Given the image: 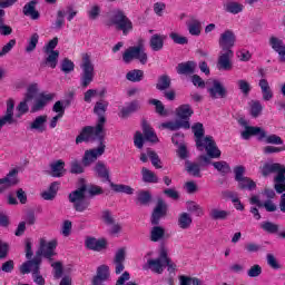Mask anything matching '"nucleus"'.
<instances>
[{
	"mask_svg": "<svg viewBox=\"0 0 285 285\" xmlns=\"http://www.w3.org/2000/svg\"><path fill=\"white\" fill-rule=\"evenodd\" d=\"M92 137H97L100 145L97 148H92L85 151L82 157V166L88 167L91 164H95L96 159H99L104 153H106V146L104 145V140L106 139V134L104 132V118L97 120L95 127L85 126L80 134L76 137V144H83L90 141Z\"/></svg>",
	"mask_w": 285,
	"mask_h": 285,
	"instance_id": "1",
	"label": "nucleus"
},
{
	"mask_svg": "<svg viewBox=\"0 0 285 285\" xmlns=\"http://www.w3.org/2000/svg\"><path fill=\"white\" fill-rule=\"evenodd\" d=\"M86 193L89 197H97L104 195V188L99 185H86L82 184L76 190L69 194V202L73 204V208L77 213H85L90 207V202L86 200Z\"/></svg>",
	"mask_w": 285,
	"mask_h": 285,
	"instance_id": "2",
	"label": "nucleus"
},
{
	"mask_svg": "<svg viewBox=\"0 0 285 285\" xmlns=\"http://www.w3.org/2000/svg\"><path fill=\"white\" fill-rule=\"evenodd\" d=\"M57 250V240H41L40 242V248L36 252L35 257L32 261H27L22 263L19 267L21 275H30V266L35 267V273L39 272V266H41V257H45L46 259H49V262H52V257L57 255L55 253Z\"/></svg>",
	"mask_w": 285,
	"mask_h": 285,
	"instance_id": "3",
	"label": "nucleus"
},
{
	"mask_svg": "<svg viewBox=\"0 0 285 285\" xmlns=\"http://www.w3.org/2000/svg\"><path fill=\"white\" fill-rule=\"evenodd\" d=\"M191 131L194 132L195 144L198 150H206L208 157L210 159H219L222 157V150L217 147V142H215V138L213 136H206V129H204V124L195 122L191 126Z\"/></svg>",
	"mask_w": 285,
	"mask_h": 285,
	"instance_id": "4",
	"label": "nucleus"
},
{
	"mask_svg": "<svg viewBox=\"0 0 285 285\" xmlns=\"http://www.w3.org/2000/svg\"><path fill=\"white\" fill-rule=\"evenodd\" d=\"M193 115H195V110H193L190 105H180L176 109V117L180 120L163 122L160 128H166L167 130L173 131L180 130V128H184V130H190V117H193Z\"/></svg>",
	"mask_w": 285,
	"mask_h": 285,
	"instance_id": "5",
	"label": "nucleus"
},
{
	"mask_svg": "<svg viewBox=\"0 0 285 285\" xmlns=\"http://www.w3.org/2000/svg\"><path fill=\"white\" fill-rule=\"evenodd\" d=\"M107 26H115L116 30L122 32L124 37H128L132 32V20L121 9H115L111 12Z\"/></svg>",
	"mask_w": 285,
	"mask_h": 285,
	"instance_id": "6",
	"label": "nucleus"
},
{
	"mask_svg": "<svg viewBox=\"0 0 285 285\" xmlns=\"http://www.w3.org/2000/svg\"><path fill=\"white\" fill-rule=\"evenodd\" d=\"M135 59H137L141 66L148 63V53H146V48H144V40H139L137 46L127 48L122 53L124 63H131Z\"/></svg>",
	"mask_w": 285,
	"mask_h": 285,
	"instance_id": "7",
	"label": "nucleus"
},
{
	"mask_svg": "<svg viewBox=\"0 0 285 285\" xmlns=\"http://www.w3.org/2000/svg\"><path fill=\"white\" fill-rule=\"evenodd\" d=\"M80 86L81 88H88L92 81H95V63L89 53L82 55V61L80 63Z\"/></svg>",
	"mask_w": 285,
	"mask_h": 285,
	"instance_id": "8",
	"label": "nucleus"
},
{
	"mask_svg": "<svg viewBox=\"0 0 285 285\" xmlns=\"http://www.w3.org/2000/svg\"><path fill=\"white\" fill-rule=\"evenodd\" d=\"M59 46V38L55 37L43 47V52L47 55L43 63L49 68H57V63H59V50H55Z\"/></svg>",
	"mask_w": 285,
	"mask_h": 285,
	"instance_id": "9",
	"label": "nucleus"
},
{
	"mask_svg": "<svg viewBox=\"0 0 285 285\" xmlns=\"http://www.w3.org/2000/svg\"><path fill=\"white\" fill-rule=\"evenodd\" d=\"M259 170L263 177H268V175H272V173H277L274 181H285V165L279 163H265L259 167Z\"/></svg>",
	"mask_w": 285,
	"mask_h": 285,
	"instance_id": "10",
	"label": "nucleus"
},
{
	"mask_svg": "<svg viewBox=\"0 0 285 285\" xmlns=\"http://www.w3.org/2000/svg\"><path fill=\"white\" fill-rule=\"evenodd\" d=\"M235 41H237V36H235L233 30L227 29L220 35L218 46L222 51L233 50L235 48Z\"/></svg>",
	"mask_w": 285,
	"mask_h": 285,
	"instance_id": "11",
	"label": "nucleus"
},
{
	"mask_svg": "<svg viewBox=\"0 0 285 285\" xmlns=\"http://www.w3.org/2000/svg\"><path fill=\"white\" fill-rule=\"evenodd\" d=\"M164 268H166V264H164V258L161 257V249L157 258H149L147 264L142 265V271H151L156 275H161Z\"/></svg>",
	"mask_w": 285,
	"mask_h": 285,
	"instance_id": "12",
	"label": "nucleus"
},
{
	"mask_svg": "<svg viewBox=\"0 0 285 285\" xmlns=\"http://www.w3.org/2000/svg\"><path fill=\"white\" fill-rule=\"evenodd\" d=\"M168 213V206L164 202V199H158L156 207L153 210L151 214V225L153 226H159V222H161L163 217H166V214Z\"/></svg>",
	"mask_w": 285,
	"mask_h": 285,
	"instance_id": "13",
	"label": "nucleus"
},
{
	"mask_svg": "<svg viewBox=\"0 0 285 285\" xmlns=\"http://www.w3.org/2000/svg\"><path fill=\"white\" fill-rule=\"evenodd\" d=\"M242 139L245 141H248L250 137H257L258 141H262L264 137H266V130L262 127H255V126H245V130L240 132Z\"/></svg>",
	"mask_w": 285,
	"mask_h": 285,
	"instance_id": "14",
	"label": "nucleus"
},
{
	"mask_svg": "<svg viewBox=\"0 0 285 285\" xmlns=\"http://www.w3.org/2000/svg\"><path fill=\"white\" fill-rule=\"evenodd\" d=\"M210 99H226L228 90L219 80H213V86L207 89Z\"/></svg>",
	"mask_w": 285,
	"mask_h": 285,
	"instance_id": "15",
	"label": "nucleus"
},
{
	"mask_svg": "<svg viewBox=\"0 0 285 285\" xmlns=\"http://www.w3.org/2000/svg\"><path fill=\"white\" fill-rule=\"evenodd\" d=\"M110 279V267L108 265H100L97 267L96 275L91 279V285H106Z\"/></svg>",
	"mask_w": 285,
	"mask_h": 285,
	"instance_id": "16",
	"label": "nucleus"
},
{
	"mask_svg": "<svg viewBox=\"0 0 285 285\" xmlns=\"http://www.w3.org/2000/svg\"><path fill=\"white\" fill-rule=\"evenodd\" d=\"M85 246L88 250L101 253V250H106V248H108V240H106V238L97 239L89 236L85 239Z\"/></svg>",
	"mask_w": 285,
	"mask_h": 285,
	"instance_id": "17",
	"label": "nucleus"
},
{
	"mask_svg": "<svg viewBox=\"0 0 285 285\" xmlns=\"http://www.w3.org/2000/svg\"><path fill=\"white\" fill-rule=\"evenodd\" d=\"M233 57H235V53L233 52V50L220 51V55L217 61L218 70H226V71L233 70V62L230 61Z\"/></svg>",
	"mask_w": 285,
	"mask_h": 285,
	"instance_id": "18",
	"label": "nucleus"
},
{
	"mask_svg": "<svg viewBox=\"0 0 285 285\" xmlns=\"http://www.w3.org/2000/svg\"><path fill=\"white\" fill-rule=\"evenodd\" d=\"M19 184V170L17 168L11 169L4 178H0L1 188H12Z\"/></svg>",
	"mask_w": 285,
	"mask_h": 285,
	"instance_id": "19",
	"label": "nucleus"
},
{
	"mask_svg": "<svg viewBox=\"0 0 285 285\" xmlns=\"http://www.w3.org/2000/svg\"><path fill=\"white\" fill-rule=\"evenodd\" d=\"M55 99V94H40L39 98L36 99L33 106L31 107V112H39V110H43L46 106H48L49 101Z\"/></svg>",
	"mask_w": 285,
	"mask_h": 285,
	"instance_id": "20",
	"label": "nucleus"
},
{
	"mask_svg": "<svg viewBox=\"0 0 285 285\" xmlns=\"http://www.w3.org/2000/svg\"><path fill=\"white\" fill-rule=\"evenodd\" d=\"M94 171L96 173L98 179H101L102 181H108L110 184L112 180L110 179V168L106 166V163L99 160L96 163L94 167Z\"/></svg>",
	"mask_w": 285,
	"mask_h": 285,
	"instance_id": "21",
	"label": "nucleus"
},
{
	"mask_svg": "<svg viewBox=\"0 0 285 285\" xmlns=\"http://www.w3.org/2000/svg\"><path fill=\"white\" fill-rule=\"evenodd\" d=\"M126 262V248L121 247L116 252L115 258H114V264H115V273L116 275H121L124 273V269L126 266L124 263Z\"/></svg>",
	"mask_w": 285,
	"mask_h": 285,
	"instance_id": "22",
	"label": "nucleus"
},
{
	"mask_svg": "<svg viewBox=\"0 0 285 285\" xmlns=\"http://www.w3.org/2000/svg\"><path fill=\"white\" fill-rule=\"evenodd\" d=\"M38 3H39V0H30L29 2H27L22 8V12L24 17H30V19H32L33 21H37V19L41 17V13H39V11L37 10Z\"/></svg>",
	"mask_w": 285,
	"mask_h": 285,
	"instance_id": "23",
	"label": "nucleus"
},
{
	"mask_svg": "<svg viewBox=\"0 0 285 285\" xmlns=\"http://www.w3.org/2000/svg\"><path fill=\"white\" fill-rule=\"evenodd\" d=\"M108 100H99L94 107V114L98 116V121L104 120V126H106V111L108 110Z\"/></svg>",
	"mask_w": 285,
	"mask_h": 285,
	"instance_id": "24",
	"label": "nucleus"
},
{
	"mask_svg": "<svg viewBox=\"0 0 285 285\" xmlns=\"http://www.w3.org/2000/svg\"><path fill=\"white\" fill-rule=\"evenodd\" d=\"M166 40V36L155 33L151 36L149 40V46L154 52H159L160 50H164V41Z\"/></svg>",
	"mask_w": 285,
	"mask_h": 285,
	"instance_id": "25",
	"label": "nucleus"
},
{
	"mask_svg": "<svg viewBox=\"0 0 285 285\" xmlns=\"http://www.w3.org/2000/svg\"><path fill=\"white\" fill-rule=\"evenodd\" d=\"M195 68H197L195 61L180 62L176 67V72L178 75H195Z\"/></svg>",
	"mask_w": 285,
	"mask_h": 285,
	"instance_id": "26",
	"label": "nucleus"
},
{
	"mask_svg": "<svg viewBox=\"0 0 285 285\" xmlns=\"http://www.w3.org/2000/svg\"><path fill=\"white\" fill-rule=\"evenodd\" d=\"M258 86L261 88V92L263 95V101H271L273 99L274 94L273 89H271V85L266 78L259 80Z\"/></svg>",
	"mask_w": 285,
	"mask_h": 285,
	"instance_id": "27",
	"label": "nucleus"
},
{
	"mask_svg": "<svg viewBox=\"0 0 285 285\" xmlns=\"http://www.w3.org/2000/svg\"><path fill=\"white\" fill-rule=\"evenodd\" d=\"M142 135L146 141H150L151 144H157V141H159L157 134H155V129H153L147 121H142Z\"/></svg>",
	"mask_w": 285,
	"mask_h": 285,
	"instance_id": "28",
	"label": "nucleus"
},
{
	"mask_svg": "<svg viewBox=\"0 0 285 285\" xmlns=\"http://www.w3.org/2000/svg\"><path fill=\"white\" fill-rule=\"evenodd\" d=\"M177 224L181 230H188L193 226V216L189 213L183 212L178 215Z\"/></svg>",
	"mask_w": 285,
	"mask_h": 285,
	"instance_id": "29",
	"label": "nucleus"
},
{
	"mask_svg": "<svg viewBox=\"0 0 285 285\" xmlns=\"http://www.w3.org/2000/svg\"><path fill=\"white\" fill-rule=\"evenodd\" d=\"M238 190H248L249 193L257 189V183L253 180L250 177L245 176V178H240L237 181Z\"/></svg>",
	"mask_w": 285,
	"mask_h": 285,
	"instance_id": "30",
	"label": "nucleus"
},
{
	"mask_svg": "<svg viewBox=\"0 0 285 285\" xmlns=\"http://www.w3.org/2000/svg\"><path fill=\"white\" fill-rule=\"evenodd\" d=\"M209 217L214 222H226V219H228V217H230V212L219 209V208H213L209 212Z\"/></svg>",
	"mask_w": 285,
	"mask_h": 285,
	"instance_id": "31",
	"label": "nucleus"
},
{
	"mask_svg": "<svg viewBox=\"0 0 285 285\" xmlns=\"http://www.w3.org/2000/svg\"><path fill=\"white\" fill-rule=\"evenodd\" d=\"M48 121L47 115H41L36 117V119L30 124L31 130H38V132H46V122Z\"/></svg>",
	"mask_w": 285,
	"mask_h": 285,
	"instance_id": "32",
	"label": "nucleus"
},
{
	"mask_svg": "<svg viewBox=\"0 0 285 285\" xmlns=\"http://www.w3.org/2000/svg\"><path fill=\"white\" fill-rule=\"evenodd\" d=\"M58 191H59V183L53 181L50 184L48 190L41 193V197L46 202H52V199L57 197Z\"/></svg>",
	"mask_w": 285,
	"mask_h": 285,
	"instance_id": "33",
	"label": "nucleus"
},
{
	"mask_svg": "<svg viewBox=\"0 0 285 285\" xmlns=\"http://www.w3.org/2000/svg\"><path fill=\"white\" fill-rule=\"evenodd\" d=\"M187 29L191 37H199V35H202V21L191 18L190 21L187 22Z\"/></svg>",
	"mask_w": 285,
	"mask_h": 285,
	"instance_id": "34",
	"label": "nucleus"
},
{
	"mask_svg": "<svg viewBox=\"0 0 285 285\" xmlns=\"http://www.w3.org/2000/svg\"><path fill=\"white\" fill-rule=\"evenodd\" d=\"M185 170H187L188 175H191V177L202 178V165L197 163H191L190 160H186Z\"/></svg>",
	"mask_w": 285,
	"mask_h": 285,
	"instance_id": "35",
	"label": "nucleus"
},
{
	"mask_svg": "<svg viewBox=\"0 0 285 285\" xmlns=\"http://www.w3.org/2000/svg\"><path fill=\"white\" fill-rule=\"evenodd\" d=\"M259 228L267 233L268 235H278L279 234V225L275 224L271 220H265L259 224Z\"/></svg>",
	"mask_w": 285,
	"mask_h": 285,
	"instance_id": "36",
	"label": "nucleus"
},
{
	"mask_svg": "<svg viewBox=\"0 0 285 285\" xmlns=\"http://www.w3.org/2000/svg\"><path fill=\"white\" fill-rule=\"evenodd\" d=\"M139 108H140L139 101L132 100L126 107L121 108L120 115H121L122 119H126L127 117H130V115H132V112H137V110H139Z\"/></svg>",
	"mask_w": 285,
	"mask_h": 285,
	"instance_id": "37",
	"label": "nucleus"
},
{
	"mask_svg": "<svg viewBox=\"0 0 285 285\" xmlns=\"http://www.w3.org/2000/svg\"><path fill=\"white\" fill-rule=\"evenodd\" d=\"M224 10L229 14H239V12H244V4L237 1H229L224 4Z\"/></svg>",
	"mask_w": 285,
	"mask_h": 285,
	"instance_id": "38",
	"label": "nucleus"
},
{
	"mask_svg": "<svg viewBox=\"0 0 285 285\" xmlns=\"http://www.w3.org/2000/svg\"><path fill=\"white\" fill-rule=\"evenodd\" d=\"M171 85H173V80L170 79V76L161 75L158 77V81L156 83V90L164 92V90H168V88H170Z\"/></svg>",
	"mask_w": 285,
	"mask_h": 285,
	"instance_id": "39",
	"label": "nucleus"
},
{
	"mask_svg": "<svg viewBox=\"0 0 285 285\" xmlns=\"http://www.w3.org/2000/svg\"><path fill=\"white\" fill-rule=\"evenodd\" d=\"M142 181L145 184H159V177L155 173L146 167L141 168Z\"/></svg>",
	"mask_w": 285,
	"mask_h": 285,
	"instance_id": "40",
	"label": "nucleus"
},
{
	"mask_svg": "<svg viewBox=\"0 0 285 285\" xmlns=\"http://www.w3.org/2000/svg\"><path fill=\"white\" fill-rule=\"evenodd\" d=\"M110 188L114 190V193H124L125 195H134L135 189L130 187L129 185L124 184H115L112 180L109 183Z\"/></svg>",
	"mask_w": 285,
	"mask_h": 285,
	"instance_id": "41",
	"label": "nucleus"
},
{
	"mask_svg": "<svg viewBox=\"0 0 285 285\" xmlns=\"http://www.w3.org/2000/svg\"><path fill=\"white\" fill-rule=\"evenodd\" d=\"M110 188L114 190V193H124L125 195H134L135 189L130 187L129 185L124 184H115L112 180L109 183Z\"/></svg>",
	"mask_w": 285,
	"mask_h": 285,
	"instance_id": "42",
	"label": "nucleus"
},
{
	"mask_svg": "<svg viewBox=\"0 0 285 285\" xmlns=\"http://www.w3.org/2000/svg\"><path fill=\"white\" fill-rule=\"evenodd\" d=\"M51 173L52 177H63V173H66V163L59 159L51 164Z\"/></svg>",
	"mask_w": 285,
	"mask_h": 285,
	"instance_id": "43",
	"label": "nucleus"
},
{
	"mask_svg": "<svg viewBox=\"0 0 285 285\" xmlns=\"http://www.w3.org/2000/svg\"><path fill=\"white\" fill-rule=\"evenodd\" d=\"M144 79V70L141 69H134L127 72L126 80L131 81L132 83H139Z\"/></svg>",
	"mask_w": 285,
	"mask_h": 285,
	"instance_id": "44",
	"label": "nucleus"
},
{
	"mask_svg": "<svg viewBox=\"0 0 285 285\" xmlns=\"http://www.w3.org/2000/svg\"><path fill=\"white\" fill-rule=\"evenodd\" d=\"M153 202V195L148 190H140L137 193L136 203L140 206H148Z\"/></svg>",
	"mask_w": 285,
	"mask_h": 285,
	"instance_id": "45",
	"label": "nucleus"
},
{
	"mask_svg": "<svg viewBox=\"0 0 285 285\" xmlns=\"http://www.w3.org/2000/svg\"><path fill=\"white\" fill-rule=\"evenodd\" d=\"M161 258L164 259L165 268L167 266L168 273H175L177 271V265L168 257V250L166 248H161Z\"/></svg>",
	"mask_w": 285,
	"mask_h": 285,
	"instance_id": "46",
	"label": "nucleus"
},
{
	"mask_svg": "<svg viewBox=\"0 0 285 285\" xmlns=\"http://www.w3.org/2000/svg\"><path fill=\"white\" fill-rule=\"evenodd\" d=\"M212 166H214L215 170L220 173V175H228L230 173V165L225 160L213 161Z\"/></svg>",
	"mask_w": 285,
	"mask_h": 285,
	"instance_id": "47",
	"label": "nucleus"
},
{
	"mask_svg": "<svg viewBox=\"0 0 285 285\" xmlns=\"http://www.w3.org/2000/svg\"><path fill=\"white\" fill-rule=\"evenodd\" d=\"M164 235H166V229H164V227L154 226L150 230V240L160 242V239H164Z\"/></svg>",
	"mask_w": 285,
	"mask_h": 285,
	"instance_id": "48",
	"label": "nucleus"
},
{
	"mask_svg": "<svg viewBox=\"0 0 285 285\" xmlns=\"http://www.w3.org/2000/svg\"><path fill=\"white\" fill-rule=\"evenodd\" d=\"M28 271H29V273L32 274L35 284L46 285V278H43V276H41V266L38 267V272H35V267L32 265H30L28 267Z\"/></svg>",
	"mask_w": 285,
	"mask_h": 285,
	"instance_id": "49",
	"label": "nucleus"
},
{
	"mask_svg": "<svg viewBox=\"0 0 285 285\" xmlns=\"http://www.w3.org/2000/svg\"><path fill=\"white\" fill-rule=\"evenodd\" d=\"M66 26V11L58 10L57 11V18L53 23V30H61Z\"/></svg>",
	"mask_w": 285,
	"mask_h": 285,
	"instance_id": "50",
	"label": "nucleus"
},
{
	"mask_svg": "<svg viewBox=\"0 0 285 285\" xmlns=\"http://www.w3.org/2000/svg\"><path fill=\"white\" fill-rule=\"evenodd\" d=\"M262 110H264V106H262V102H259V100H255L250 105L249 115L254 119H257V117L262 115Z\"/></svg>",
	"mask_w": 285,
	"mask_h": 285,
	"instance_id": "51",
	"label": "nucleus"
},
{
	"mask_svg": "<svg viewBox=\"0 0 285 285\" xmlns=\"http://www.w3.org/2000/svg\"><path fill=\"white\" fill-rule=\"evenodd\" d=\"M150 106H155L157 115H160V117H166L168 112L166 111V107L164 106V102L158 99H150L149 100Z\"/></svg>",
	"mask_w": 285,
	"mask_h": 285,
	"instance_id": "52",
	"label": "nucleus"
},
{
	"mask_svg": "<svg viewBox=\"0 0 285 285\" xmlns=\"http://www.w3.org/2000/svg\"><path fill=\"white\" fill-rule=\"evenodd\" d=\"M187 210L188 213H195L196 217H203L204 215V208L195 202H187Z\"/></svg>",
	"mask_w": 285,
	"mask_h": 285,
	"instance_id": "53",
	"label": "nucleus"
},
{
	"mask_svg": "<svg viewBox=\"0 0 285 285\" xmlns=\"http://www.w3.org/2000/svg\"><path fill=\"white\" fill-rule=\"evenodd\" d=\"M237 86L245 97H248V95H250V90H253V87L248 80L239 79L237 80Z\"/></svg>",
	"mask_w": 285,
	"mask_h": 285,
	"instance_id": "54",
	"label": "nucleus"
},
{
	"mask_svg": "<svg viewBox=\"0 0 285 285\" xmlns=\"http://www.w3.org/2000/svg\"><path fill=\"white\" fill-rule=\"evenodd\" d=\"M269 46H271V48H272L275 52H277V51H279V50H282V49L285 48L284 40H282V39H279V38H277V37H275V36H272V37L269 38Z\"/></svg>",
	"mask_w": 285,
	"mask_h": 285,
	"instance_id": "55",
	"label": "nucleus"
},
{
	"mask_svg": "<svg viewBox=\"0 0 285 285\" xmlns=\"http://www.w3.org/2000/svg\"><path fill=\"white\" fill-rule=\"evenodd\" d=\"M39 91V85L38 83H31L27 88V94L24 96L26 101H32L35 97H37V92Z\"/></svg>",
	"mask_w": 285,
	"mask_h": 285,
	"instance_id": "56",
	"label": "nucleus"
},
{
	"mask_svg": "<svg viewBox=\"0 0 285 285\" xmlns=\"http://www.w3.org/2000/svg\"><path fill=\"white\" fill-rule=\"evenodd\" d=\"M147 155L154 168H157V169L161 168V159L159 158V155L155 153V150L148 149Z\"/></svg>",
	"mask_w": 285,
	"mask_h": 285,
	"instance_id": "57",
	"label": "nucleus"
},
{
	"mask_svg": "<svg viewBox=\"0 0 285 285\" xmlns=\"http://www.w3.org/2000/svg\"><path fill=\"white\" fill-rule=\"evenodd\" d=\"M37 43H39V33H32L26 47V52H35Z\"/></svg>",
	"mask_w": 285,
	"mask_h": 285,
	"instance_id": "58",
	"label": "nucleus"
},
{
	"mask_svg": "<svg viewBox=\"0 0 285 285\" xmlns=\"http://www.w3.org/2000/svg\"><path fill=\"white\" fill-rule=\"evenodd\" d=\"M60 70L66 75H70V72L75 70V62L68 58H65L61 62Z\"/></svg>",
	"mask_w": 285,
	"mask_h": 285,
	"instance_id": "59",
	"label": "nucleus"
},
{
	"mask_svg": "<svg viewBox=\"0 0 285 285\" xmlns=\"http://www.w3.org/2000/svg\"><path fill=\"white\" fill-rule=\"evenodd\" d=\"M265 139V144H272L274 146H283L284 145V140L282 139V137L275 135V134H272V135H267L266 134V137H264Z\"/></svg>",
	"mask_w": 285,
	"mask_h": 285,
	"instance_id": "60",
	"label": "nucleus"
},
{
	"mask_svg": "<svg viewBox=\"0 0 285 285\" xmlns=\"http://www.w3.org/2000/svg\"><path fill=\"white\" fill-rule=\"evenodd\" d=\"M235 181L244 179L246 176V167L244 165H237L233 169Z\"/></svg>",
	"mask_w": 285,
	"mask_h": 285,
	"instance_id": "61",
	"label": "nucleus"
},
{
	"mask_svg": "<svg viewBox=\"0 0 285 285\" xmlns=\"http://www.w3.org/2000/svg\"><path fill=\"white\" fill-rule=\"evenodd\" d=\"M70 173L71 175H81L85 173L83 166L77 159L70 163Z\"/></svg>",
	"mask_w": 285,
	"mask_h": 285,
	"instance_id": "62",
	"label": "nucleus"
},
{
	"mask_svg": "<svg viewBox=\"0 0 285 285\" xmlns=\"http://www.w3.org/2000/svg\"><path fill=\"white\" fill-rule=\"evenodd\" d=\"M53 268V277L55 279H61L63 277V264L61 262H56L51 264Z\"/></svg>",
	"mask_w": 285,
	"mask_h": 285,
	"instance_id": "63",
	"label": "nucleus"
},
{
	"mask_svg": "<svg viewBox=\"0 0 285 285\" xmlns=\"http://www.w3.org/2000/svg\"><path fill=\"white\" fill-rule=\"evenodd\" d=\"M169 38L171 41H174V43H177L178 46H186V43H188V38L180 36L177 32H170Z\"/></svg>",
	"mask_w": 285,
	"mask_h": 285,
	"instance_id": "64",
	"label": "nucleus"
}]
</instances>
